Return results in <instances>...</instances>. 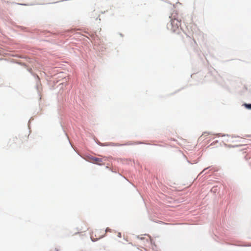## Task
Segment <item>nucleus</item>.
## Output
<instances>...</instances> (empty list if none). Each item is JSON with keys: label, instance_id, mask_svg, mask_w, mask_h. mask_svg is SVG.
Listing matches in <instances>:
<instances>
[{"label": "nucleus", "instance_id": "obj_6", "mask_svg": "<svg viewBox=\"0 0 251 251\" xmlns=\"http://www.w3.org/2000/svg\"><path fill=\"white\" fill-rule=\"evenodd\" d=\"M111 229L109 228H107L104 231V233L105 234L107 232H111Z\"/></svg>", "mask_w": 251, "mask_h": 251}, {"label": "nucleus", "instance_id": "obj_3", "mask_svg": "<svg viewBox=\"0 0 251 251\" xmlns=\"http://www.w3.org/2000/svg\"><path fill=\"white\" fill-rule=\"evenodd\" d=\"M107 158L106 157H103L102 158L96 157L94 164H96L99 165H104V162L107 161Z\"/></svg>", "mask_w": 251, "mask_h": 251}, {"label": "nucleus", "instance_id": "obj_5", "mask_svg": "<svg viewBox=\"0 0 251 251\" xmlns=\"http://www.w3.org/2000/svg\"><path fill=\"white\" fill-rule=\"evenodd\" d=\"M245 106L249 109H251V104H245Z\"/></svg>", "mask_w": 251, "mask_h": 251}, {"label": "nucleus", "instance_id": "obj_1", "mask_svg": "<svg viewBox=\"0 0 251 251\" xmlns=\"http://www.w3.org/2000/svg\"><path fill=\"white\" fill-rule=\"evenodd\" d=\"M181 20L177 18H172L170 23L167 25L168 29L173 32L179 33L181 29Z\"/></svg>", "mask_w": 251, "mask_h": 251}, {"label": "nucleus", "instance_id": "obj_4", "mask_svg": "<svg viewBox=\"0 0 251 251\" xmlns=\"http://www.w3.org/2000/svg\"><path fill=\"white\" fill-rule=\"evenodd\" d=\"M96 158V157H94L91 155H88L85 156L84 159L88 162H90L92 163H95Z\"/></svg>", "mask_w": 251, "mask_h": 251}, {"label": "nucleus", "instance_id": "obj_7", "mask_svg": "<svg viewBox=\"0 0 251 251\" xmlns=\"http://www.w3.org/2000/svg\"><path fill=\"white\" fill-rule=\"evenodd\" d=\"M118 236L119 237V238H121V233L120 232H118Z\"/></svg>", "mask_w": 251, "mask_h": 251}, {"label": "nucleus", "instance_id": "obj_2", "mask_svg": "<svg viewBox=\"0 0 251 251\" xmlns=\"http://www.w3.org/2000/svg\"><path fill=\"white\" fill-rule=\"evenodd\" d=\"M105 235L104 230L100 229H96L91 234V238L93 241H96L101 239Z\"/></svg>", "mask_w": 251, "mask_h": 251}]
</instances>
